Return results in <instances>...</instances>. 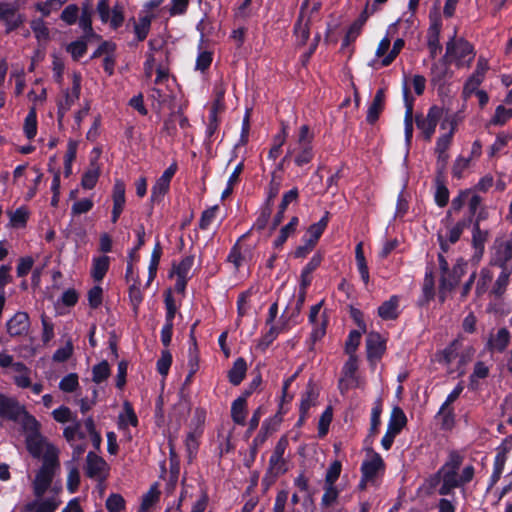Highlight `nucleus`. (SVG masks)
<instances>
[{
	"label": "nucleus",
	"mask_w": 512,
	"mask_h": 512,
	"mask_svg": "<svg viewBox=\"0 0 512 512\" xmlns=\"http://www.w3.org/2000/svg\"><path fill=\"white\" fill-rule=\"evenodd\" d=\"M59 466L58 450L54 445L49 444L43 455L42 465L33 481V492L37 498L42 497L49 489Z\"/></svg>",
	"instance_id": "obj_1"
},
{
	"label": "nucleus",
	"mask_w": 512,
	"mask_h": 512,
	"mask_svg": "<svg viewBox=\"0 0 512 512\" xmlns=\"http://www.w3.org/2000/svg\"><path fill=\"white\" fill-rule=\"evenodd\" d=\"M475 58L473 46L463 38H453L446 45L445 61L449 64H468Z\"/></svg>",
	"instance_id": "obj_2"
},
{
	"label": "nucleus",
	"mask_w": 512,
	"mask_h": 512,
	"mask_svg": "<svg viewBox=\"0 0 512 512\" xmlns=\"http://www.w3.org/2000/svg\"><path fill=\"white\" fill-rule=\"evenodd\" d=\"M366 451L371 455V458L362 462L360 472L365 480H373L376 482L379 475H384L386 464L381 455L374 451L372 446H367Z\"/></svg>",
	"instance_id": "obj_3"
},
{
	"label": "nucleus",
	"mask_w": 512,
	"mask_h": 512,
	"mask_svg": "<svg viewBox=\"0 0 512 512\" xmlns=\"http://www.w3.org/2000/svg\"><path fill=\"white\" fill-rule=\"evenodd\" d=\"M404 44V40L402 38H398L391 46V39L386 36L378 44L375 52L376 57L379 59L381 64H390L396 60L400 51L403 49Z\"/></svg>",
	"instance_id": "obj_4"
},
{
	"label": "nucleus",
	"mask_w": 512,
	"mask_h": 512,
	"mask_svg": "<svg viewBox=\"0 0 512 512\" xmlns=\"http://www.w3.org/2000/svg\"><path fill=\"white\" fill-rule=\"evenodd\" d=\"M446 124H449V131L440 137L436 141L435 152L439 155V160L446 154V151L452 143L453 136L457 130L458 120L456 115L446 116L440 124V128L445 130Z\"/></svg>",
	"instance_id": "obj_5"
},
{
	"label": "nucleus",
	"mask_w": 512,
	"mask_h": 512,
	"mask_svg": "<svg viewBox=\"0 0 512 512\" xmlns=\"http://www.w3.org/2000/svg\"><path fill=\"white\" fill-rule=\"evenodd\" d=\"M511 341V333L506 327L499 328L495 334L491 333L485 343V350L490 354L503 353Z\"/></svg>",
	"instance_id": "obj_6"
},
{
	"label": "nucleus",
	"mask_w": 512,
	"mask_h": 512,
	"mask_svg": "<svg viewBox=\"0 0 512 512\" xmlns=\"http://www.w3.org/2000/svg\"><path fill=\"white\" fill-rule=\"evenodd\" d=\"M126 186L122 179H115L112 189L113 208L111 212V222L116 224L122 214L126 203Z\"/></svg>",
	"instance_id": "obj_7"
},
{
	"label": "nucleus",
	"mask_w": 512,
	"mask_h": 512,
	"mask_svg": "<svg viewBox=\"0 0 512 512\" xmlns=\"http://www.w3.org/2000/svg\"><path fill=\"white\" fill-rule=\"evenodd\" d=\"M403 100L405 105L404 136L405 142L409 146L413 138V108L415 99L411 96L407 84L403 86Z\"/></svg>",
	"instance_id": "obj_8"
},
{
	"label": "nucleus",
	"mask_w": 512,
	"mask_h": 512,
	"mask_svg": "<svg viewBox=\"0 0 512 512\" xmlns=\"http://www.w3.org/2000/svg\"><path fill=\"white\" fill-rule=\"evenodd\" d=\"M466 265V262L462 258H459L446 275H441L439 280L441 289L452 291L465 274Z\"/></svg>",
	"instance_id": "obj_9"
},
{
	"label": "nucleus",
	"mask_w": 512,
	"mask_h": 512,
	"mask_svg": "<svg viewBox=\"0 0 512 512\" xmlns=\"http://www.w3.org/2000/svg\"><path fill=\"white\" fill-rule=\"evenodd\" d=\"M386 351V340L380 333L371 331L366 337V353L369 361L380 360Z\"/></svg>",
	"instance_id": "obj_10"
},
{
	"label": "nucleus",
	"mask_w": 512,
	"mask_h": 512,
	"mask_svg": "<svg viewBox=\"0 0 512 512\" xmlns=\"http://www.w3.org/2000/svg\"><path fill=\"white\" fill-rule=\"evenodd\" d=\"M275 429L271 427L269 420H264L258 434L253 439L250 448H249V458L245 461V466L250 468L254 463L259 448L266 442L269 434H271Z\"/></svg>",
	"instance_id": "obj_11"
},
{
	"label": "nucleus",
	"mask_w": 512,
	"mask_h": 512,
	"mask_svg": "<svg viewBox=\"0 0 512 512\" xmlns=\"http://www.w3.org/2000/svg\"><path fill=\"white\" fill-rule=\"evenodd\" d=\"M463 461V455H461L457 450H452L449 452L448 458L439 469V472L445 480L457 481L458 471Z\"/></svg>",
	"instance_id": "obj_12"
},
{
	"label": "nucleus",
	"mask_w": 512,
	"mask_h": 512,
	"mask_svg": "<svg viewBox=\"0 0 512 512\" xmlns=\"http://www.w3.org/2000/svg\"><path fill=\"white\" fill-rule=\"evenodd\" d=\"M30 327L29 315L26 312L18 311L6 323L7 333L11 337H18L28 333Z\"/></svg>",
	"instance_id": "obj_13"
},
{
	"label": "nucleus",
	"mask_w": 512,
	"mask_h": 512,
	"mask_svg": "<svg viewBox=\"0 0 512 512\" xmlns=\"http://www.w3.org/2000/svg\"><path fill=\"white\" fill-rule=\"evenodd\" d=\"M471 228V246L474 250L473 260L479 261L485 252V244L489 238V230L482 229L477 223H474Z\"/></svg>",
	"instance_id": "obj_14"
},
{
	"label": "nucleus",
	"mask_w": 512,
	"mask_h": 512,
	"mask_svg": "<svg viewBox=\"0 0 512 512\" xmlns=\"http://www.w3.org/2000/svg\"><path fill=\"white\" fill-rule=\"evenodd\" d=\"M383 410V405L381 399H377L371 410V418H370V428L368 430V434L364 439V444L366 446H372L376 435L379 433V428L381 425V414Z\"/></svg>",
	"instance_id": "obj_15"
},
{
	"label": "nucleus",
	"mask_w": 512,
	"mask_h": 512,
	"mask_svg": "<svg viewBox=\"0 0 512 512\" xmlns=\"http://www.w3.org/2000/svg\"><path fill=\"white\" fill-rule=\"evenodd\" d=\"M17 6L9 3H0V19L7 25V30L11 31L19 27L24 17L17 13Z\"/></svg>",
	"instance_id": "obj_16"
},
{
	"label": "nucleus",
	"mask_w": 512,
	"mask_h": 512,
	"mask_svg": "<svg viewBox=\"0 0 512 512\" xmlns=\"http://www.w3.org/2000/svg\"><path fill=\"white\" fill-rule=\"evenodd\" d=\"M400 296L392 295L377 309V315L384 321L396 320L400 315Z\"/></svg>",
	"instance_id": "obj_17"
},
{
	"label": "nucleus",
	"mask_w": 512,
	"mask_h": 512,
	"mask_svg": "<svg viewBox=\"0 0 512 512\" xmlns=\"http://www.w3.org/2000/svg\"><path fill=\"white\" fill-rule=\"evenodd\" d=\"M50 443L46 442L45 437L39 432L38 429L35 431L30 432L26 437V448L28 452L31 454L34 458H43L44 448L47 449V446Z\"/></svg>",
	"instance_id": "obj_18"
},
{
	"label": "nucleus",
	"mask_w": 512,
	"mask_h": 512,
	"mask_svg": "<svg viewBox=\"0 0 512 512\" xmlns=\"http://www.w3.org/2000/svg\"><path fill=\"white\" fill-rule=\"evenodd\" d=\"M108 470L107 462L96 453L90 451L86 457V466H85V475L88 478H96L101 476V474Z\"/></svg>",
	"instance_id": "obj_19"
},
{
	"label": "nucleus",
	"mask_w": 512,
	"mask_h": 512,
	"mask_svg": "<svg viewBox=\"0 0 512 512\" xmlns=\"http://www.w3.org/2000/svg\"><path fill=\"white\" fill-rule=\"evenodd\" d=\"M384 108H385V89L379 88L376 91L374 98L368 107L367 115H366L367 123H369L371 125L375 124L378 121Z\"/></svg>",
	"instance_id": "obj_20"
},
{
	"label": "nucleus",
	"mask_w": 512,
	"mask_h": 512,
	"mask_svg": "<svg viewBox=\"0 0 512 512\" xmlns=\"http://www.w3.org/2000/svg\"><path fill=\"white\" fill-rule=\"evenodd\" d=\"M306 295L307 294L303 293V291H299L295 306L292 308L291 312L288 313V307L284 310L280 317L283 329H289L291 325H296L298 323L297 319L305 303Z\"/></svg>",
	"instance_id": "obj_21"
},
{
	"label": "nucleus",
	"mask_w": 512,
	"mask_h": 512,
	"mask_svg": "<svg viewBox=\"0 0 512 512\" xmlns=\"http://www.w3.org/2000/svg\"><path fill=\"white\" fill-rule=\"evenodd\" d=\"M21 412L22 408L17 400L0 393V418L15 421Z\"/></svg>",
	"instance_id": "obj_22"
},
{
	"label": "nucleus",
	"mask_w": 512,
	"mask_h": 512,
	"mask_svg": "<svg viewBox=\"0 0 512 512\" xmlns=\"http://www.w3.org/2000/svg\"><path fill=\"white\" fill-rule=\"evenodd\" d=\"M329 220H330V212L326 211L318 222L313 223L308 227V229H307L308 238H306V236H304L302 238L303 241H307L310 244H312L313 246H316L319 239L325 232V230L328 226Z\"/></svg>",
	"instance_id": "obj_23"
},
{
	"label": "nucleus",
	"mask_w": 512,
	"mask_h": 512,
	"mask_svg": "<svg viewBox=\"0 0 512 512\" xmlns=\"http://www.w3.org/2000/svg\"><path fill=\"white\" fill-rule=\"evenodd\" d=\"M510 260H512V242L505 241L492 256L490 265L505 270L509 269L507 264Z\"/></svg>",
	"instance_id": "obj_24"
},
{
	"label": "nucleus",
	"mask_w": 512,
	"mask_h": 512,
	"mask_svg": "<svg viewBox=\"0 0 512 512\" xmlns=\"http://www.w3.org/2000/svg\"><path fill=\"white\" fill-rule=\"evenodd\" d=\"M288 447V440L286 437H281L276 443L272 455L270 456L269 463L270 470H273L274 467L278 468H287V462L283 458L284 453Z\"/></svg>",
	"instance_id": "obj_25"
},
{
	"label": "nucleus",
	"mask_w": 512,
	"mask_h": 512,
	"mask_svg": "<svg viewBox=\"0 0 512 512\" xmlns=\"http://www.w3.org/2000/svg\"><path fill=\"white\" fill-rule=\"evenodd\" d=\"M298 225L299 218L293 216L286 225L280 228L278 236L273 241V248L278 250L282 249L288 238L296 233Z\"/></svg>",
	"instance_id": "obj_26"
},
{
	"label": "nucleus",
	"mask_w": 512,
	"mask_h": 512,
	"mask_svg": "<svg viewBox=\"0 0 512 512\" xmlns=\"http://www.w3.org/2000/svg\"><path fill=\"white\" fill-rule=\"evenodd\" d=\"M435 297V281L432 271L426 272L422 286V294L417 300L419 307L427 306Z\"/></svg>",
	"instance_id": "obj_27"
},
{
	"label": "nucleus",
	"mask_w": 512,
	"mask_h": 512,
	"mask_svg": "<svg viewBox=\"0 0 512 512\" xmlns=\"http://www.w3.org/2000/svg\"><path fill=\"white\" fill-rule=\"evenodd\" d=\"M472 192L473 189L469 188L459 190L458 194L452 199L451 206L447 210L446 215L441 222H450L452 214L459 213L463 209Z\"/></svg>",
	"instance_id": "obj_28"
},
{
	"label": "nucleus",
	"mask_w": 512,
	"mask_h": 512,
	"mask_svg": "<svg viewBox=\"0 0 512 512\" xmlns=\"http://www.w3.org/2000/svg\"><path fill=\"white\" fill-rule=\"evenodd\" d=\"M247 372V363L243 357L237 358L231 369L228 371L227 377L233 386H238L244 380Z\"/></svg>",
	"instance_id": "obj_29"
},
{
	"label": "nucleus",
	"mask_w": 512,
	"mask_h": 512,
	"mask_svg": "<svg viewBox=\"0 0 512 512\" xmlns=\"http://www.w3.org/2000/svg\"><path fill=\"white\" fill-rule=\"evenodd\" d=\"M453 72L449 66H432L431 83L434 87L442 89L452 78Z\"/></svg>",
	"instance_id": "obj_30"
},
{
	"label": "nucleus",
	"mask_w": 512,
	"mask_h": 512,
	"mask_svg": "<svg viewBox=\"0 0 512 512\" xmlns=\"http://www.w3.org/2000/svg\"><path fill=\"white\" fill-rule=\"evenodd\" d=\"M319 397V390L313 380H309L305 392L301 396L299 410L309 411L312 406L316 405Z\"/></svg>",
	"instance_id": "obj_31"
},
{
	"label": "nucleus",
	"mask_w": 512,
	"mask_h": 512,
	"mask_svg": "<svg viewBox=\"0 0 512 512\" xmlns=\"http://www.w3.org/2000/svg\"><path fill=\"white\" fill-rule=\"evenodd\" d=\"M406 424H407V417H406L404 411L399 406H395L392 409V412H391V415L389 418V422H388L387 430H389L395 434H400V432L406 426Z\"/></svg>",
	"instance_id": "obj_32"
},
{
	"label": "nucleus",
	"mask_w": 512,
	"mask_h": 512,
	"mask_svg": "<svg viewBox=\"0 0 512 512\" xmlns=\"http://www.w3.org/2000/svg\"><path fill=\"white\" fill-rule=\"evenodd\" d=\"M247 252H251L249 247L244 248L242 244L235 242L229 251L226 261L232 263L234 268L239 270V268L246 261Z\"/></svg>",
	"instance_id": "obj_33"
},
{
	"label": "nucleus",
	"mask_w": 512,
	"mask_h": 512,
	"mask_svg": "<svg viewBox=\"0 0 512 512\" xmlns=\"http://www.w3.org/2000/svg\"><path fill=\"white\" fill-rule=\"evenodd\" d=\"M309 1L307 0L301 10L299 20L295 26V33L300 38L302 43H305L309 37V21L310 16H306V10L308 9Z\"/></svg>",
	"instance_id": "obj_34"
},
{
	"label": "nucleus",
	"mask_w": 512,
	"mask_h": 512,
	"mask_svg": "<svg viewBox=\"0 0 512 512\" xmlns=\"http://www.w3.org/2000/svg\"><path fill=\"white\" fill-rule=\"evenodd\" d=\"M355 260L360 277L364 284L367 285L369 283L370 275L362 242H359L355 247Z\"/></svg>",
	"instance_id": "obj_35"
},
{
	"label": "nucleus",
	"mask_w": 512,
	"mask_h": 512,
	"mask_svg": "<svg viewBox=\"0 0 512 512\" xmlns=\"http://www.w3.org/2000/svg\"><path fill=\"white\" fill-rule=\"evenodd\" d=\"M488 69L489 66H477L476 73L471 75L464 84L463 93L466 96H469L478 90V87L483 80V76Z\"/></svg>",
	"instance_id": "obj_36"
},
{
	"label": "nucleus",
	"mask_w": 512,
	"mask_h": 512,
	"mask_svg": "<svg viewBox=\"0 0 512 512\" xmlns=\"http://www.w3.org/2000/svg\"><path fill=\"white\" fill-rule=\"evenodd\" d=\"M110 267L109 256L93 258L91 276L95 281H102Z\"/></svg>",
	"instance_id": "obj_37"
},
{
	"label": "nucleus",
	"mask_w": 512,
	"mask_h": 512,
	"mask_svg": "<svg viewBox=\"0 0 512 512\" xmlns=\"http://www.w3.org/2000/svg\"><path fill=\"white\" fill-rule=\"evenodd\" d=\"M434 201L439 208H444L449 203L450 192L446 184V180L434 179Z\"/></svg>",
	"instance_id": "obj_38"
},
{
	"label": "nucleus",
	"mask_w": 512,
	"mask_h": 512,
	"mask_svg": "<svg viewBox=\"0 0 512 512\" xmlns=\"http://www.w3.org/2000/svg\"><path fill=\"white\" fill-rule=\"evenodd\" d=\"M247 401L238 397L231 405V417L235 424L245 425Z\"/></svg>",
	"instance_id": "obj_39"
},
{
	"label": "nucleus",
	"mask_w": 512,
	"mask_h": 512,
	"mask_svg": "<svg viewBox=\"0 0 512 512\" xmlns=\"http://www.w3.org/2000/svg\"><path fill=\"white\" fill-rule=\"evenodd\" d=\"M162 256V247L159 241L156 242L150 258V263L148 267V280L146 285H150V283L155 279L157 275V270L159 266V262Z\"/></svg>",
	"instance_id": "obj_40"
},
{
	"label": "nucleus",
	"mask_w": 512,
	"mask_h": 512,
	"mask_svg": "<svg viewBox=\"0 0 512 512\" xmlns=\"http://www.w3.org/2000/svg\"><path fill=\"white\" fill-rule=\"evenodd\" d=\"M123 408L125 411V415L124 414L119 415V421H118L119 428L124 429L128 424L133 427H137L139 424V421H138V417L134 411L132 404L128 401H125L123 404Z\"/></svg>",
	"instance_id": "obj_41"
},
{
	"label": "nucleus",
	"mask_w": 512,
	"mask_h": 512,
	"mask_svg": "<svg viewBox=\"0 0 512 512\" xmlns=\"http://www.w3.org/2000/svg\"><path fill=\"white\" fill-rule=\"evenodd\" d=\"M282 321L280 320V326L271 325L269 330L265 332L258 341L257 348L262 352H265L269 346L276 340L279 333L283 331Z\"/></svg>",
	"instance_id": "obj_42"
},
{
	"label": "nucleus",
	"mask_w": 512,
	"mask_h": 512,
	"mask_svg": "<svg viewBox=\"0 0 512 512\" xmlns=\"http://www.w3.org/2000/svg\"><path fill=\"white\" fill-rule=\"evenodd\" d=\"M128 296L130 304L133 307L134 313L138 312L139 306L143 301V293L140 289V279L138 276L134 279V283L129 286Z\"/></svg>",
	"instance_id": "obj_43"
},
{
	"label": "nucleus",
	"mask_w": 512,
	"mask_h": 512,
	"mask_svg": "<svg viewBox=\"0 0 512 512\" xmlns=\"http://www.w3.org/2000/svg\"><path fill=\"white\" fill-rule=\"evenodd\" d=\"M111 374L110 365L107 360H102L92 368V381L100 384L107 380Z\"/></svg>",
	"instance_id": "obj_44"
},
{
	"label": "nucleus",
	"mask_w": 512,
	"mask_h": 512,
	"mask_svg": "<svg viewBox=\"0 0 512 512\" xmlns=\"http://www.w3.org/2000/svg\"><path fill=\"white\" fill-rule=\"evenodd\" d=\"M483 205V198L478 193H475V189H473L472 194H470L467 200V212L463 216L471 219L474 222L476 214Z\"/></svg>",
	"instance_id": "obj_45"
},
{
	"label": "nucleus",
	"mask_w": 512,
	"mask_h": 512,
	"mask_svg": "<svg viewBox=\"0 0 512 512\" xmlns=\"http://www.w3.org/2000/svg\"><path fill=\"white\" fill-rule=\"evenodd\" d=\"M24 134L28 139H33L37 134V113L35 108H31L24 120Z\"/></svg>",
	"instance_id": "obj_46"
},
{
	"label": "nucleus",
	"mask_w": 512,
	"mask_h": 512,
	"mask_svg": "<svg viewBox=\"0 0 512 512\" xmlns=\"http://www.w3.org/2000/svg\"><path fill=\"white\" fill-rule=\"evenodd\" d=\"M511 273L510 269L501 270L492 288V293L496 297H501L505 293Z\"/></svg>",
	"instance_id": "obj_47"
},
{
	"label": "nucleus",
	"mask_w": 512,
	"mask_h": 512,
	"mask_svg": "<svg viewBox=\"0 0 512 512\" xmlns=\"http://www.w3.org/2000/svg\"><path fill=\"white\" fill-rule=\"evenodd\" d=\"M439 32L440 29L437 24H434L429 28L427 45L432 57H435L441 52V47L439 45Z\"/></svg>",
	"instance_id": "obj_48"
},
{
	"label": "nucleus",
	"mask_w": 512,
	"mask_h": 512,
	"mask_svg": "<svg viewBox=\"0 0 512 512\" xmlns=\"http://www.w3.org/2000/svg\"><path fill=\"white\" fill-rule=\"evenodd\" d=\"M288 471V468H278L274 467L273 470H270V465L265 472V475L262 478L261 485L264 491H267L277 480V478Z\"/></svg>",
	"instance_id": "obj_49"
},
{
	"label": "nucleus",
	"mask_w": 512,
	"mask_h": 512,
	"mask_svg": "<svg viewBox=\"0 0 512 512\" xmlns=\"http://www.w3.org/2000/svg\"><path fill=\"white\" fill-rule=\"evenodd\" d=\"M169 189L170 184L167 182H162V180L158 178L152 186L150 201L152 203H160Z\"/></svg>",
	"instance_id": "obj_50"
},
{
	"label": "nucleus",
	"mask_w": 512,
	"mask_h": 512,
	"mask_svg": "<svg viewBox=\"0 0 512 512\" xmlns=\"http://www.w3.org/2000/svg\"><path fill=\"white\" fill-rule=\"evenodd\" d=\"M135 234H136V237H137V241H136V244L135 246L130 249V251L128 252V258L129 260L131 261H138L139 260V254H138V251L142 248V246H144L145 244V228H144V225L143 224H140L136 230H135Z\"/></svg>",
	"instance_id": "obj_51"
},
{
	"label": "nucleus",
	"mask_w": 512,
	"mask_h": 512,
	"mask_svg": "<svg viewBox=\"0 0 512 512\" xmlns=\"http://www.w3.org/2000/svg\"><path fill=\"white\" fill-rule=\"evenodd\" d=\"M56 509L57 504L47 499L41 503H37L36 501L27 503L24 507V512H55Z\"/></svg>",
	"instance_id": "obj_52"
},
{
	"label": "nucleus",
	"mask_w": 512,
	"mask_h": 512,
	"mask_svg": "<svg viewBox=\"0 0 512 512\" xmlns=\"http://www.w3.org/2000/svg\"><path fill=\"white\" fill-rule=\"evenodd\" d=\"M333 419V410L331 406H328L321 414L318 422V436L323 438L329 431V426Z\"/></svg>",
	"instance_id": "obj_53"
},
{
	"label": "nucleus",
	"mask_w": 512,
	"mask_h": 512,
	"mask_svg": "<svg viewBox=\"0 0 512 512\" xmlns=\"http://www.w3.org/2000/svg\"><path fill=\"white\" fill-rule=\"evenodd\" d=\"M164 303L166 308L165 322L174 323L177 307L171 289L165 291Z\"/></svg>",
	"instance_id": "obj_54"
},
{
	"label": "nucleus",
	"mask_w": 512,
	"mask_h": 512,
	"mask_svg": "<svg viewBox=\"0 0 512 512\" xmlns=\"http://www.w3.org/2000/svg\"><path fill=\"white\" fill-rule=\"evenodd\" d=\"M243 169H244V162L241 161L240 163H238L236 165V167L234 168L233 172L229 176L226 188L222 191L221 199H225L226 197H228L233 192V186L236 183H238L239 176L242 173Z\"/></svg>",
	"instance_id": "obj_55"
},
{
	"label": "nucleus",
	"mask_w": 512,
	"mask_h": 512,
	"mask_svg": "<svg viewBox=\"0 0 512 512\" xmlns=\"http://www.w3.org/2000/svg\"><path fill=\"white\" fill-rule=\"evenodd\" d=\"M172 354L168 349L162 350L160 358L157 360L156 369L162 376H167L172 365Z\"/></svg>",
	"instance_id": "obj_56"
},
{
	"label": "nucleus",
	"mask_w": 512,
	"mask_h": 512,
	"mask_svg": "<svg viewBox=\"0 0 512 512\" xmlns=\"http://www.w3.org/2000/svg\"><path fill=\"white\" fill-rule=\"evenodd\" d=\"M415 122L417 128L421 130L424 139L426 141H430L435 133L437 125L425 120L422 115H416Z\"/></svg>",
	"instance_id": "obj_57"
},
{
	"label": "nucleus",
	"mask_w": 512,
	"mask_h": 512,
	"mask_svg": "<svg viewBox=\"0 0 512 512\" xmlns=\"http://www.w3.org/2000/svg\"><path fill=\"white\" fill-rule=\"evenodd\" d=\"M512 118V109L506 108L503 105H498L495 109V113L490 120L492 125H504L508 120Z\"/></svg>",
	"instance_id": "obj_58"
},
{
	"label": "nucleus",
	"mask_w": 512,
	"mask_h": 512,
	"mask_svg": "<svg viewBox=\"0 0 512 512\" xmlns=\"http://www.w3.org/2000/svg\"><path fill=\"white\" fill-rule=\"evenodd\" d=\"M458 346H459V341L457 339L453 340L446 348H444L439 353L440 357H439L438 361L441 363L447 364V365L451 364L452 361L457 356Z\"/></svg>",
	"instance_id": "obj_59"
},
{
	"label": "nucleus",
	"mask_w": 512,
	"mask_h": 512,
	"mask_svg": "<svg viewBox=\"0 0 512 512\" xmlns=\"http://www.w3.org/2000/svg\"><path fill=\"white\" fill-rule=\"evenodd\" d=\"M79 386V377L76 373H69L59 382V388L65 393L74 392Z\"/></svg>",
	"instance_id": "obj_60"
},
{
	"label": "nucleus",
	"mask_w": 512,
	"mask_h": 512,
	"mask_svg": "<svg viewBox=\"0 0 512 512\" xmlns=\"http://www.w3.org/2000/svg\"><path fill=\"white\" fill-rule=\"evenodd\" d=\"M194 264V255L185 256L178 264H173V272L176 276L190 277L189 272Z\"/></svg>",
	"instance_id": "obj_61"
},
{
	"label": "nucleus",
	"mask_w": 512,
	"mask_h": 512,
	"mask_svg": "<svg viewBox=\"0 0 512 512\" xmlns=\"http://www.w3.org/2000/svg\"><path fill=\"white\" fill-rule=\"evenodd\" d=\"M99 176H100V171L98 168L88 169L82 175L81 186L87 190L93 189L98 182Z\"/></svg>",
	"instance_id": "obj_62"
},
{
	"label": "nucleus",
	"mask_w": 512,
	"mask_h": 512,
	"mask_svg": "<svg viewBox=\"0 0 512 512\" xmlns=\"http://www.w3.org/2000/svg\"><path fill=\"white\" fill-rule=\"evenodd\" d=\"M314 157L313 147L310 144L301 146V150L294 158V162L298 167H302L312 161Z\"/></svg>",
	"instance_id": "obj_63"
},
{
	"label": "nucleus",
	"mask_w": 512,
	"mask_h": 512,
	"mask_svg": "<svg viewBox=\"0 0 512 512\" xmlns=\"http://www.w3.org/2000/svg\"><path fill=\"white\" fill-rule=\"evenodd\" d=\"M105 505L108 512H121L125 508V500L122 495L112 493L106 499Z\"/></svg>",
	"instance_id": "obj_64"
}]
</instances>
